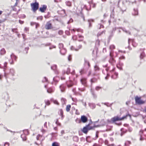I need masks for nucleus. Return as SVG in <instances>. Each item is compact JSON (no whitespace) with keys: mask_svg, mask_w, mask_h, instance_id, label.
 Here are the masks:
<instances>
[{"mask_svg":"<svg viewBox=\"0 0 146 146\" xmlns=\"http://www.w3.org/2000/svg\"><path fill=\"white\" fill-rule=\"evenodd\" d=\"M96 80V79H95V80H94L93 79H91V83H94L95 82V81Z\"/></svg>","mask_w":146,"mask_h":146,"instance_id":"obj_54","label":"nucleus"},{"mask_svg":"<svg viewBox=\"0 0 146 146\" xmlns=\"http://www.w3.org/2000/svg\"><path fill=\"white\" fill-rule=\"evenodd\" d=\"M60 115L61 116L62 119L63 118V111L62 109H60Z\"/></svg>","mask_w":146,"mask_h":146,"instance_id":"obj_27","label":"nucleus"},{"mask_svg":"<svg viewBox=\"0 0 146 146\" xmlns=\"http://www.w3.org/2000/svg\"><path fill=\"white\" fill-rule=\"evenodd\" d=\"M53 92V90L51 88H49L47 90V92L48 93H51Z\"/></svg>","mask_w":146,"mask_h":146,"instance_id":"obj_33","label":"nucleus"},{"mask_svg":"<svg viewBox=\"0 0 146 146\" xmlns=\"http://www.w3.org/2000/svg\"><path fill=\"white\" fill-rule=\"evenodd\" d=\"M15 71L14 70L13 68H11L10 70V74H11L12 76L15 75Z\"/></svg>","mask_w":146,"mask_h":146,"instance_id":"obj_16","label":"nucleus"},{"mask_svg":"<svg viewBox=\"0 0 146 146\" xmlns=\"http://www.w3.org/2000/svg\"><path fill=\"white\" fill-rule=\"evenodd\" d=\"M73 20L72 18H70L68 22V24H69L71 23H72L73 22Z\"/></svg>","mask_w":146,"mask_h":146,"instance_id":"obj_47","label":"nucleus"},{"mask_svg":"<svg viewBox=\"0 0 146 146\" xmlns=\"http://www.w3.org/2000/svg\"><path fill=\"white\" fill-rule=\"evenodd\" d=\"M71 107V106L70 105H68L67 106L66 108V110L67 112L69 111Z\"/></svg>","mask_w":146,"mask_h":146,"instance_id":"obj_22","label":"nucleus"},{"mask_svg":"<svg viewBox=\"0 0 146 146\" xmlns=\"http://www.w3.org/2000/svg\"><path fill=\"white\" fill-rule=\"evenodd\" d=\"M119 65L120 66L122 67L123 65V63L121 62H119Z\"/></svg>","mask_w":146,"mask_h":146,"instance_id":"obj_56","label":"nucleus"},{"mask_svg":"<svg viewBox=\"0 0 146 146\" xmlns=\"http://www.w3.org/2000/svg\"><path fill=\"white\" fill-rule=\"evenodd\" d=\"M121 29H122V30L124 32H125L126 33H128L129 34V35H130L131 34V33H130V31H127L126 29H123V28H121Z\"/></svg>","mask_w":146,"mask_h":146,"instance_id":"obj_30","label":"nucleus"},{"mask_svg":"<svg viewBox=\"0 0 146 146\" xmlns=\"http://www.w3.org/2000/svg\"><path fill=\"white\" fill-rule=\"evenodd\" d=\"M17 29L16 28L12 29V31L13 32H15V33H17L18 32L17 31Z\"/></svg>","mask_w":146,"mask_h":146,"instance_id":"obj_40","label":"nucleus"},{"mask_svg":"<svg viewBox=\"0 0 146 146\" xmlns=\"http://www.w3.org/2000/svg\"><path fill=\"white\" fill-rule=\"evenodd\" d=\"M60 51L61 54L63 55H64L66 53V49L65 48H64L60 50Z\"/></svg>","mask_w":146,"mask_h":146,"instance_id":"obj_13","label":"nucleus"},{"mask_svg":"<svg viewBox=\"0 0 146 146\" xmlns=\"http://www.w3.org/2000/svg\"><path fill=\"white\" fill-rule=\"evenodd\" d=\"M115 46L113 45H111L110 46V49H114L115 48Z\"/></svg>","mask_w":146,"mask_h":146,"instance_id":"obj_48","label":"nucleus"},{"mask_svg":"<svg viewBox=\"0 0 146 146\" xmlns=\"http://www.w3.org/2000/svg\"><path fill=\"white\" fill-rule=\"evenodd\" d=\"M109 103L108 102L107 103H104V104L107 106L108 107H111V106L112 105V103L110 105H108Z\"/></svg>","mask_w":146,"mask_h":146,"instance_id":"obj_39","label":"nucleus"},{"mask_svg":"<svg viewBox=\"0 0 146 146\" xmlns=\"http://www.w3.org/2000/svg\"><path fill=\"white\" fill-rule=\"evenodd\" d=\"M114 13V10H112V11H111V15H110V17H112V15H113Z\"/></svg>","mask_w":146,"mask_h":146,"instance_id":"obj_57","label":"nucleus"},{"mask_svg":"<svg viewBox=\"0 0 146 146\" xmlns=\"http://www.w3.org/2000/svg\"><path fill=\"white\" fill-rule=\"evenodd\" d=\"M88 22H89V27H91V26H92V24L90 23V22L91 21L93 22L94 21V20L93 19H88Z\"/></svg>","mask_w":146,"mask_h":146,"instance_id":"obj_29","label":"nucleus"},{"mask_svg":"<svg viewBox=\"0 0 146 146\" xmlns=\"http://www.w3.org/2000/svg\"><path fill=\"white\" fill-rule=\"evenodd\" d=\"M80 140L81 141H85V139L83 137H82L80 138Z\"/></svg>","mask_w":146,"mask_h":146,"instance_id":"obj_64","label":"nucleus"},{"mask_svg":"<svg viewBox=\"0 0 146 146\" xmlns=\"http://www.w3.org/2000/svg\"><path fill=\"white\" fill-rule=\"evenodd\" d=\"M94 70L95 71L99 70H100L99 68L97 65H95L94 66Z\"/></svg>","mask_w":146,"mask_h":146,"instance_id":"obj_34","label":"nucleus"},{"mask_svg":"<svg viewBox=\"0 0 146 146\" xmlns=\"http://www.w3.org/2000/svg\"><path fill=\"white\" fill-rule=\"evenodd\" d=\"M128 131L129 132H131L132 131V129L131 128L129 127L128 128Z\"/></svg>","mask_w":146,"mask_h":146,"instance_id":"obj_61","label":"nucleus"},{"mask_svg":"<svg viewBox=\"0 0 146 146\" xmlns=\"http://www.w3.org/2000/svg\"><path fill=\"white\" fill-rule=\"evenodd\" d=\"M120 59H125V57L124 56H122L119 58Z\"/></svg>","mask_w":146,"mask_h":146,"instance_id":"obj_60","label":"nucleus"},{"mask_svg":"<svg viewBox=\"0 0 146 146\" xmlns=\"http://www.w3.org/2000/svg\"><path fill=\"white\" fill-rule=\"evenodd\" d=\"M52 146H60V144L56 142H54L52 143Z\"/></svg>","mask_w":146,"mask_h":146,"instance_id":"obj_21","label":"nucleus"},{"mask_svg":"<svg viewBox=\"0 0 146 146\" xmlns=\"http://www.w3.org/2000/svg\"><path fill=\"white\" fill-rule=\"evenodd\" d=\"M70 73V68H68L67 69V70L66 72V73L68 74Z\"/></svg>","mask_w":146,"mask_h":146,"instance_id":"obj_44","label":"nucleus"},{"mask_svg":"<svg viewBox=\"0 0 146 146\" xmlns=\"http://www.w3.org/2000/svg\"><path fill=\"white\" fill-rule=\"evenodd\" d=\"M109 76H110V74H109L107 73V74L105 78V79L106 80H107L108 79Z\"/></svg>","mask_w":146,"mask_h":146,"instance_id":"obj_53","label":"nucleus"},{"mask_svg":"<svg viewBox=\"0 0 146 146\" xmlns=\"http://www.w3.org/2000/svg\"><path fill=\"white\" fill-rule=\"evenodd\" d=\"M45 102L46 105L48 106L50 104V102L49 100L45 101Z\"/></svg>","mask_w":146,"mask_h":146,"instance_id":"obj_38","label":"nucleus"},{"mask_svg":"<svg viewBox=\"0 0 146 146\" xmlns=\"http://www.w3.org/2000/svg\"><path fill=\"white\" fill-rule=\"evenodd\" d=\"M73 139L74 141L78 142L79 140V138L78 136H75L73 137Z\"/></svg>","mask_w":146,"mask_h":146,"instance_id":"obj_18","label":"nucleus"},{"mask_svg":"<svg viewBox=\"0 0 146 146\" xmlns=\"http://www.w3.org/2000/svg\"><path fill=\"white\" fill-rule=\"evenodd\" d=\"M47 6L46 5H43L42 7H40L39 9H46Z\"/></svg>","mask_w":146,"mask_h":146,"instance_id":"obj_32","label":"nucleus"},{"mask_svg":"<svg viewBox=\"0 0 146 146\" xmlns=\"http://www.w3.org/2000/svg\"><path fill=\"white\" fill-rule=\"evenodd\" d=\"M21 17L22 18H25L26 17V16L25 15L23 14L21 15Z\"/></svg>","mask_w":146,"mask_h":146,"instance_id":"obj_63","label":"nucleus"},{"mask_svg":"<svg viewBox=\"0 0 146 146\" xmlns=\"http://www.w3.org/2000/svg\"><path fill=\"white\" fill-rule=\"evenodd\" d=\"M125 118H126V116H123L121 118L119 117L118 116H115L111 118V121L112 123H113L116 121L122 120Z\"/></svg>","mask_w":146,"mask_h":146,"instance_id":"obj_2","label":"nucleus"},{"mask_svg":"<svg viewBox=\"0 0 146 146\" xmlns=\"http://www.w3.org/2000/svg\"><path fill=\"white\" fill-rule=\"evenodd\" d=\"M63 33V32L62 30H60L58 31V33L60 35H62Z\"/></svg>","mask_w":146,"mask_h":146,"instance_id":"obj_51","label":"nucleus"},{"mask_svg":"<svg viewBox=\"0 0 146 146\" xmlns=\"http://www.w3.org/2000/svg\"><path fill=\"white\" fill-rule=\"evenodd\" d=\"M52 28V24L49 22H47L45 26V29L47 30H49L51 29Z\"/></svg>","mask_w":146,"mask_h":146,"instance_id":"obj_7","label":"nucleus"},{"mask_svg":"<svg viewBox=\"0 0 146 146\" xmlns=\"http://www.w3.org/2000/svg\"><path fill=\"white\" fill-rule=\"evenodd\" d=\"M59 80V78L58 76H56L53 78V81L55 83L54 84L55 85H56L57 83L58 82Z\"/></svg>","mask_w":146,"mask_h":146,"instance_id":"obj_9","label":"nucleus"},{"mask_svg":"<svg viewBox=\"0 0 146 146\" xmlns=\"http://www.w3.org/2000/svg\"><path fill=\"white\" fill-rule=\"evenodd\" d=\"M88 121L87 117L85 115L81 116L80 120H79L78 123H80L81 121L83 123H86Z\"/></svg>","mask_w":146,"mask_h":146,"instance_id":"obj_6","label":"nucleus"},{"mask_svg":"<svg viewBox=\"0 0 146 146\" xmlns=\"http://www.w3.org/2000/svg\"><path fill=\"white\" fill-rule=\"evenodd\" d=\"M9 144L8 142H6L4 144V146H9Z\"/></svg>","mask_w":146,"mask_h":146,"instance_id":"obj_55","label":"nucleus"},{"mask_svg":"<svg viewBox=\"0 0 146 146\" xmlns=\"http://www.w3.org/2000/svg\"><path fill=\"white\" fill-rule=\"evenodd\" d=\"M68 60L69 61H71L72 59L71 55H69L68 57Z\"/></svg>","mask_w":146,"mask_h":146,"instance_id":"obj_41","label":"nucleus"},{"mask_svg":"<svg viewBox=\"0 0 146 146\" xmlns=\"http://www.w3.org/2000/svg\"><path fill=\"white\" fill-rule=\"evenodd\" d=\"M72 30L74 31V32H75L76 31L78 32H80L81 33L83 32V30L79 29H72Z\"/></svg>","mask_w":146,"mask_h":146,"instance_id":"obj_25","label":"nucleus"},{"mask_svg":"<svg viewBox=\"0 0 146 146\" xmlns=\"http://www.w3.org/2000/svg\"><path fill=\"white\" fill-rule=\"evenodd\" d=\"M117 68L119 69L120 70H122V67H121L118 64H117Z\"/></svg>","mask_w":146,"mask_h":146,"instance_id":"obj_46","label":"nucleus"},{"mask_svg":"<svg viewBox=\"0 0 146 146\" xmlns=\"http://www.w3.org/2000/svg\"><path fill=\"white\" fill-rule=\"evenodd\" d=\"M54 104L58 105L59 104V103L56 100H54Z\"/></svg>","mask_w":146,"mask_h":146,"instance_id":"obj_58","label":"nucleus"},{"mask_svg":"<svg viewBox=\"0 0 146 146\" xmlns=\"http://www.w3.org/2000/svg\"><path fill=\"white\" fill-rule=\"evenodd\" d=\"M145 54L144 52L141 53L140 55V58L141 59H143L145 56Z\"/></svg>","mask_w":146,"mask_h":146,"instance_id":"obj_26","label":"nucleus"},{"mask_svg":"<svg viewBox=\"0 0 146 146\" xmlns=\"http://www.w3.org/2000/svg\"><path fill=\"white\" fill-rule=\"evenodd\" d=\"M60 88L62 92H64L65 91L66 87L63 84H62L60 86Z\"/></svg>","mask_w":146,"mask_h":146,"instance_id":"obj_10","label":"nucleus"},{"mask_svg":"<svg viewBox=\"0 0 146 146\" xmlns=\"http://www.w3.org/2000/svg\"><path fill=\"white\" fill-rule=\"evenodd\" d=\"M101 87L99 86H97L95 88V89L97 91H98L101 88Z\"/></svg>","mask_w":146,"mask_h":146,"instance_id":"obj_45","label":"nucleus"},{"mask_svg":"<svg viewBox=\"0 0 146 146\" xmlns=\"http://www.w3.org/2000/svg\"><path fill=\"white\" fill-rule=\"evenodd\" d=\"M31 5L32 9H38L39 4L38 2L35 1L34 3H31Z\"/></svg>","mask_w":146,"mask_h":146,"instance_id":"obj_4","label":"nucleus"},{"mask_svg":"<svg viewBox=\"0 0 146 146\" xmlns=\"http://www.w3.org/2000/svg\"><path fill=\"white\" fill-rule=\"evenodd\" d=\"M135 102L136 104L138 105H141L144 104L145 101H143L141 99V98L136 96L135 98Z\"/></svg>","mask_w":146,"mask_h":146,"instance_id":"obj_3","label":"nucleus"},{"mask_svg":"<svg viewBox=\"0 0 146 146\" xmlns=\"http://www.w3.org/2000/svg\"><path fill=\"white\" fill-rule=\"evenodd\" d=\"M0 54L3 55L5 54L6 53V51L4 48H2L0 50Z\"/></svg>","mask_w":146,"mask_h":146,"instance_id":"obj_20","label":"nucleus"},{"mask_svg":"<svg viewBox=\"0 0 146 146\" xmlns=\"http://www.w3.org/2000/svg\"><path fill=\"white\" fill-rule=\"evenodd\" d=\"M44 78L45 79V81L42 80V82H47L48 81V80L47 78L46 77H44Z\"/></svg>","mask_w":146,"mask_h":146,"instance_id":"obj_49","label":"nucleus"},{"mask_svg":"<svg viewBox=\"0 0 146 146\" xmlns=\"http://www.w3.org/2000/svg\"><path fill=\"white\" fill-rule=\"evenodd\" d=\"M35 24H36V23H35V22H31V26H33L34 25H35Z\"/></svg>","mask_w":146,"mask_h":146,"instance_id":"obj_62","label":"nucleus"},{"mask_svg":"<svg viewBox=\"0 0 146 146\" xmlns=\"http://www.w3.org/2000/svg\"><path fill=\"white\" fill-rule=\"evenodd\" d=\"M67 86L68 88H70L72 87L73 85L74 84L72 81H70L68 83H67Z\"/></svg>","mask_w":146,"mask_h":146,"instance_id":"obj_15","label":"nucleus"},{"mask_svg":"<svg viewBox=\"0 0 146 146\" xmlns=\"http://www.w3.org/2000/svg\"><path fill=\"white\" fill-rule=\"evenodd\" d=\"M84 70L83 69H82L80 71V72L81 74H82L84 73Z\"/></svg>","mask_w":146,"mask_h":146,"instance_id":"obj_59","label":"nucleus"},{"mask_svg":"<svg viewBox=\"0 0 146 146\" xmlns=\"http://www.w3.org/2000/svg\"><path fill=\"white\" fill-rule=\"evenodd\" d=\"M81 82L82 84L85 85L86 84V79L84 78H82L81 80Z\"/></svg>","mask_w":146,"mask_h":146,"instance_id":"obj_17","label":"nucleus"},{"mask_svg":"<svg viewBox=\"0 0 146 146\" xmlns=\"http://www.w3.org/2000/svg\"><path fill=\"white\" fill-rule=\"evenodd\" d=\"M82 10H81V11H80V13H77V15H78L80 16L83 19V20L84 21H85L84 17V16L83 15L82 13Z\"/></svg>","mask_w":146,"mask_h":146,"instance_id":"obj_14","label":"nucleus"},{"mask_svg":"<svg viewBox=\"0 0 146 146\" xmlns=\"http://www.w3.org/2000/svg\"><path fill=\"white\" fill-rule=\"evenodd\" d=\"M55 123L58 126H61V123L59 122L58 119H56V121Z\"/></svg>","mask_w":146,"mask_h":146,"instance_id":"obj_36","label":"nucleus"},{"mask_svg":"<svg viewBox=\"0 0 146 146\" xmlns=\"http://www.w3.org/2000/svg\"><path fill=\"white\" fill-rule=\"evenodd\" d=\"M132 13L133 16L138 15V10H133V11H132Z\"/></svg>","mask_w":146,"mask_h":146,"instance_id":"obj_12","label":"nucleus"},{"mask_svg":"<svg viewBox=\"0 0 146 146\" xmlns=\"http://www.w3.org/2000/svg\"><path fill=\"white\" fill-rule=\"evenodd\" d=\"M110 58L109 62L112 65L114 66V63L116 61L113 58V55L111 54V52H110Z\"/></svg>","mask_w":146,"mask_h":146,"instance_id":"obj_5","label":"nucleus"},{"mask_svg":"<svg viewBox=\"0 0 146 146\" xmlns=\"http://www.w3.org/2000/svg\"><path fill=\"white\" fill-rule=\"evenodd\" d=\"M91 92L93 97L94 98H96L97 97V96L95 94L94 90H92V89H91Z\"/></svg>","mask_w":146,"mask_h":146,"instance_id":"obj_19","label":"nucleus"},{"mask_svg":"<svg viewBox=\"0 0 146 146\" xmlns=\"http://www.w3.org/2000/svg\"><path fill=\"white\" fill-rule=\"evenodd\" d=\"M78 90L81 91H83L85 90V88H79Z\"/></svg>","mask_w":146,"mask_h":146,"instance_id":"obj_50","label":"nucleus"},{"mask_svg":"<svg viewBox=\"0 0 146 146\" xmlns=\"http://www.w3.org/2000/svg\"><path fill=\"white\" fill-rule=\"evenodd\" d=\"M29 49V47H27L25 48V52H24L26 54H27L28 52V50Z\"/></svg>","mask_w":146,"mask_h":146,"instance_id":"obj_37","label":"nucleus"},{"mask_svg":"<svg viewBox=\"0 0 146 146\" xmlns=\"http://www.w3.org/2000/svg\"><path fill=\"white\" fill-rule=\"evenodd\" d=\"M49 14H50L49 12H48L47 14V15H44V17L46 18L49 17H50V16H49Z\"/></svg>","mask_w":146,"mask_h":146,"instance_id":"obj_42","label":"nucleus"},{"mask_svg":"<svg viewBox=\"0 0 146 146\" xmlns=\"http://www.w3.org/2000/svg\"><path fill=\"white\" fill-rule=\"evenodd\" d=\"M58 47L60 50L64 48V45L62 43H59L58 44Z\"/></svg>","mask_w":146,"mask_h":146,"instance_id":"obj_23","label":"nucleus"},{"mask_svg":"<svg viewBox=\"0 0 146 146\" xmlns=\"http://www.w3.org/2000/svg\"><path fill=\"white\" fill-rule=\"evenodd\" d=\"M11 58L12 59H14L15 61H17V57L15 55L14 53H12L10 55Z\"/></svg>","mask_w":146,"mask_h":146,"instance_id":"obj_11","label":"nucleus"},{"mask_svg":"<svg viewBox=\"0 0 146 146\" xmlns=\"http://www.w3.org/2000/svg\"><path fill=\"white\" fill-rule=\"evenodd\" d=\"M51 69L54 70L56 74H58V71L57 70V66L56 65H54L53 66H51Z\"/></svg>","mask_w":146,"mask_h":146,"instance_id":"obj_8","label":"nucleus"},{"mask_svg":"<svg viewBox=\"0 0 146 146\" xmlns=\"http://www.w3.org/2000/svg\"><path fill=\"white\" fill-rule=\"evenodd\" d=\"M91 123H89L88 125H86L85 127H84L82 129V131L84 133L86 134L89 130L92 129H93V127L90 126ZM97 126L94 125V127H96Z\"/></svg>","mask_w":146,"mask_h":146,"instance_id":"obj_1","label":"nucleus"},{"mask_svg":"<svg viewBox=\"0 0 146 146\" xmlns=\"http://www.w3.org/2000/svg\"><path fill=\"white\" fill-rule=\"evenodd\" d=\"M104 143H105V144L107 145V146H108V145H109L108 142L107 140H105V141Z\"/></svg>","mask_w":146,"mask_h":146,"instance_id":"obj_52","label":"nucleus"},{"mask_svg":"<svg viewBox=\"0 0 146 146\" xmlns=\"http://www.w3.org/2000/svg\"><path fill=\"white\" fill-rule=\"evenodd\" d=\"M99 132L98 131H96V136L95 137L93 138V139L94 140H96L97 138H98V135H99Z\"/></svg>","mask_w":146,"mask_h":146,"instance_id":"obj_24","label":"nucleus"},{"mask_svg":"<svg viewBox=\"0 0 146 146\" xmlns=\"http://www.w3.org/2000/svg\"><path fill=\"white\" fill-rule=\"evenodd\" d=\"M21 137L22 138L23 140V141H25L26 140V138L25 137V135H21Z\"/></svg>","mask_w":146,"mask_h":146,"instance_id":"obj_31","label":"nucleus"},{"mask_svg":"<svg viewBox=\"0 0 146 146\" xmlns=\"http://www.w3.org/2000/svg\"><path fill=\"white\" fill-rule=\"evenodd\" d=\"M90 136H88L86 137V140L87 142L89 143H90L91 142V141L90 139Z\"/></svg>","mask_w":146,"mask_h":146,"instance_id":"obj_28","label":"nucleus"},{"mask_svg":"<svg viewBox=\"0 0 146 146\" xmlns=\"http://www.w3.org/2000/svg\"><path fill=\"white\" fill-rule=\"evenodd\" d=\"M105 33V31H102L101 32H99L98 33L97 36H100L103 33Z\"/></svg>","mask_w":146,"mask_h":146,"instance_id":"obj_35","label":"nucleus"},{"mask_svg":"<svg viewBox=\"0 0 146 146\" xmlns=\"http://www.w3.org/2000/svg\"><path fill=\"white\" fill-rule=\"evenodd\" d=\"M66 4L68 6H70L71 5V3L69 1H68V2H66Z\"/></svg>","mask_w":146,"mask_h":146,"instance_id":"obj_43","label":"nucleus"}]
</instances>
